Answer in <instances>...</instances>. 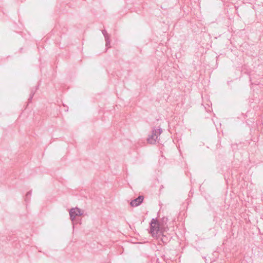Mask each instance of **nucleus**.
Segmentation results:
<instances>
[{
    "label": "nucleus",
    "instance_id": "f257e3e1",
    "mask_svg": "<svg viewBox=\"0 0 263 263\" xmlns=\"http://www.w3.org/2000/svg\"><path fill=\"white\" fill-rule=\"evenodd\" d=\"M162 132V129L161 128H157L154 127L152 129V133L148 136L147 139V142L150 144H155L158 140V137L161 135Z\"/></svg>",
    "mask_w": 263,
    "mask_h": 263
},
{
    "label": "nucleus",
    "instance_id": "f03ea898",
    "mask_svg": "<svg viewBox=\"0 0 263 263\" xmlns=\"http://www.w3.org/2000/svg\"><path fill=\"white\" fill-rule=\"evenodd\" d=\"M149 233L153 237H156L159 235V233H161L160 224L156 218H153L151 220Z\"/></svg>",
    "mask_w": 263,
    "mask_h": 263
},
{
    "label": "nucleus",
    "instance_id": "7ed1b4c3",
    "mask_svg": "<svg viewBox=\"0 0 263 263\" xmlns=\"http://www.w3.org/2000/svg\"><path fill=\"white\" fill-rule=\"evenodd\" d=\"M69 215L70 220L73 221L77 216H81L83 214L81 210L78 208H71L69 210Z\"/></svg>",
    "mask_w": 263,
    "mask_h": 263
},
{
    "label": "nucleus",
    "instance_id": "20e7f679",
    "mask_svg": "<svg viewBox=\"0 0 263 263\" xmlns=\"http://www.w3.org/2000/svg\"><path fill=\"white\" fill-rule=\"evenodd\" d=\"M143 199L144 197L143 196L140 195L137 198L132 200L130 204L133 207H136L139 205L143 202Z\"/></svg>",
    "mask_w": 263,
    "mask_h": 263
},
{
    "label": "nucleus",
    "instance_id": "39448f33",
    "mask_svg": "<svg viewBox=\"0 0 263 263\" xmlns=\"http://www.w3.org/2000/svg\"><path fill=\"white\" fill-rule=\"evenodd\" d=\"M102 32L105 37V41H106V46L107 48L110 47V41L109 37V35L107 33V31L105 30H103L102 31Z\"/></svg>",
    "mask_w": 263,
    "mask_h": 263
},
{
    "label": "nucleus",
    "instance_id": "423d86ee",
    "mask_svg": "<svg viewBox=\"0 0 263 263\" xmlns=\"http://www.w3.org/2000/svg\"><path fill=\"white\" fill-rule=\"evenodd\" d=\"M38 89V86H36L35 88L34 89V88H32L31 90V93H30V97L28 99V101L29 102H31V100H32V99L34 96V95L35 94L36 90Z\"/></svg>",
    "mask_w": 263,
    "mask_h": 263
},
{
    "label": "nucleus",
    "instance_id": "0eeeda50",
    "mask_svg": "<svg viewBox=\"0 0 263 263\" xmlns=\"http://www.w3.org/2000/svg\"><path fill=\"white\" fill-rule=\"evenodd\" d=\"M38 89V86H36L35 88L34 89V88H32L31 90V93H30V97L28 99V101L29 102H31V100H32V99L34 96V95L35 94L36 90Z\"/></svg>",
    "mask_w": 263,
    "mask_h": 263
},
{
    "label": "nucleus",
    "instance_id": "6e6552de",
    "mask_svg": "<svg viewBox=\"0 0 263 263\" xmlns=\"http://www.w3.org/2000/svg\"><path fill=\"white\" fill-rule=\"evenodd\" d=\"M31 192H32V191H30L26 193V196H25V200L26 202L29 201L30 198V197L31 195Z\"/></svg>",
    "mask_w": 263,
    "mask_h": 263
}]
</instances>
